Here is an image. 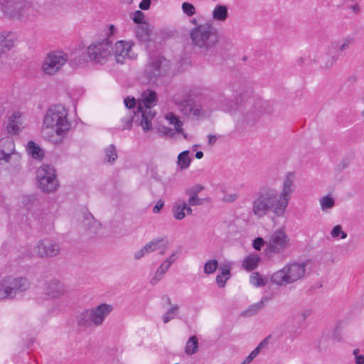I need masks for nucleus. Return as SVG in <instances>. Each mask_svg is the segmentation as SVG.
<instances>
[{"label":"nucleus","instance_id":"obj_16","mask_svg":"<svg viewBox=\"0 0 364 364\" xmlns=\"http://www.w3.org/2000/svg\"><path fill=\"white\" fill-rule=\"evenodd\" d=\"M295 175L293 172H288L286 175L285 179L283 183L282 191L279 193V196L281 198L284 200V202L288 205L291 198V194L294 191V181Z\"/></svg>","mask_w":364,"mask_h":364},{"label":"nucleus","instance_id":"obj_3","mask_svg":"<svg viewBox=\"0 0 364 364\" xmlns=\"http://www.w3.org/2000/svg\"><path fill=\"white\" fill-rule=\"evenodd\" d=\"M190 38L192 44L200 53L206 54L218 43V30L211 23L200 24L191 29Z\"/></svg>","mask_w":364,"mask_h":364},{"label":"nucleus","instance_id":"obj_35","mask_svg":"<svg viewBox=\"0 0 364 364\" xmlns=\"http://www.w3.org/2000/svg\"><path fill=\"white\" fill-rule=\"evenodd\" d=\"M179 306L178 304H174L170 308L163 316L162 320L164 323H167L171 320L173 319L178 314Z\"/></svg>","mask_w":364,"mask_h":364},{"label":"nucleus","instance_id":"obj_54","mask_svg":"<svg viewBox=\"0 0 364 364\" xmlns=\"http://www.w3.org/2000/svg\"><path fill=\"white\" fill-rule=\"evenodd\" d=\"M150 6L151 0H142L139 5V8L141 10H147L150 8Z\"/></svg>","mask_w":364,"mask_h":364},{"label":"nucleus","instance_id":"obj_6","mask_svg":"<svg viewBox=\"0 0 364 364\" xmlns=\"http://www.w3.org/2000/svg\"><path fill=\"white\" fill-rule=\"evenodd\" d=\"M30 287L31 282L26 277H6L0 282V300L11 299L17 293L23 292Z\"/></svg>","mask_w":364,"mask_h":364},{"label":"nucleus","instance_id":"obj_45","mask_svg":"<svg viewBox=\"0 0 364 364\" xmlns=\"http://www.w3.org/2000/svg\"><path fill=\"white\" fill-rule=\"evenodd\" d=\"M132 19L134 21V23L139 24V25H142L144 23H145L146 21H144V14L142 11L138 10V11H136L134 14H133V17H132Z\"/></svg>","mask_w":364,"mask_h":364},{"label":"nucleus","instance_id":"obj_34","mask_svg":"<svg viewBox=\"0 0 364 364\" xmlns=\"http://www.w3.org/2000/svg\"><path fill=\"white\" fill-rule=\"evenodd\" d=\"M105 161L111 164H114L118 157L115 146L114 144L109 145L105 149Z\"/></svg>","mask_w":364,"mask_h":364},{"label":"nucleus","instance_id":"obj_46","mask_svg":"<svg viewBox=\"0 0 364 364\" xmlns=\"http://www.w3.org/2000/svg\"><path fill=\"white\" fill-rule=\"evenodd\" d=\"M191 115L196 117H199L203 114V109L200 105H196L193 104L192 109H191Z\"/></svg>","mask_w":364,"mask_h":364},{"label":"nucleus","instance_id":"obj_52","mask_svg":"<svg viewBox=\"0 0 364 364\" xmlns=\"http://www.w3.org/2000/svg\"><path fill=\"white\" fill-rule=\"evenodd\" d=\"M164 201L161 199L157 201L156 204L153 208V212L154 213H159L160 210H161V208L164 207Z\"/></svg>","mask_w":364,"mask_h":364},{"label":"nucleus","instance_id":"obj_32","mask_svg":"<svg viewBox=\"0 0 364 364\" xmlns=\"http://www.w3.org/2000/svg\"><path fill=\"white\" fill-rule=\"evenodd\" d=\"M189 151H183L181 152L177 158V164L181 169H186L189 167L191 159L189 157Z\"/></svg>","mask_w":364,"mask_h":364},{"label":"nucleus","instance_id":"obj_58","mask_svg":"<svg viewBox=\"0 0 364 364\" xmlns=\"http://www.w3.org/2000/svg\"><path fill=\"white\" fill-rule=\"evenodd\" d=\"M208 143L209 145H213L216 141V136L215 135L209 134L208 136Z\"/></svg>","mask_w":364,"mask_h":364},{"label":"nucleus","instance_id":"obj_28","mask_svg":"<svg viewBox=\"0 0 364 364\" xmlns=\"http://www.w3.org/2000/svg\"><path fill=\"white\" fill-rule=\"evenodd\" d=\"M14 44V37L11 34L4 36L0 34V55L9 50Z\"/></svg>","mask_w":364,"mask_h":364},{"label":"nucleus","instance_id":"obj_26","mask_svg":"<svg viewBox=\"0 0 364 364\" xmlns=\"http://www.w3.org/2000/svg\"><path fill=\"white\" fill-rule=\"evenodd\" d=\"M333 53V50L328 48L327 55L321 64L322 69L329 70L338 59V53Z\"/></svg>","mask_w":364,"mask_h":364},{"label":"nucleus","instance_id":"obj_23","mask_svg":"<svg viewBox=\"0 0 364 364\" xmlns=\"http://www.w3.org/2000/svg\"><path fill=\"white\" fill-rule=\"evenodd\" d=\"M220 274L216 277L215 281L220 288H223L225 287L227 280L230 277V267L225 265L220 268Z\"/></svg>","mask_w":364,"mask_h":364},{"label":"nucleus","instance_id":"obj_24","mask_svg":"<svg viewBox=\"0 0 364 364\" xmlns=\"http://www.w3.org/2000/svg\"><path fill=\"white\" fill-rule=\"evenodd\" d=\"M259 261L260 257L257 254H252L244 259L242 265L245 269L251 271L257 268Z\"/></svg>","mask_w":364,"mask_h":364},{"label":"nucleus","instance_id":"obj_37","mask_svg":"<svg viewBox=\"0 0 364 364\" xmlns=\"http://www.w3.org/2000/svg\"><path fill=\"white\" fill-rule=\"evenodd\" d=\"M250 279V283L255 287H264L267 284V279L262 278L259 272H254Z\"/></svg>","mask_w":364,"mask_h":364},{"label":"nucleus","instance_id":"obj_43","mask_svg":"<svg viewBox=\"0 0 364 364\" xmlns=\"http://www.w3.org/2000/svg\"><path fill=\"white\" fill-rule=\"evenodd\" d=\"M331 235L333 237H341V239H345L347 237V234L342 230L341 226L338 225L333 228Z\"/></svg>","mask_w":364,"mask_h":364},{"label":"nucleus","instance_id":"obj_22","mask_svg":"<svg viewBox=\"0 0 364 364\" xmlns=\"http://www.w3.org/2000/svg\"><path fill=\"white\" fill-rule=\"evenodd\" d=\"M1 144H4V146L7 147V151H5L4 149L0 150V161L4 160L6 162H9L11 159V155L15 151L14 141L11 139H7L1 141Z\"/></svg>","mask_w":364,"mask_h":364},{"label":"nucleus","instance_id":"obj_41","mask_svg":"<svg viewBox=\"0 0 364 364\" xmlns=\"http://www.w3.org/2000/svg\"><path fill=\"white\" fill-rule=\"evenodd\" d=\"M193 101L191 100H184L181 103V112L186 116L191 115Z\"/></svg>","mask_w":364,"mask_h":364},{"label":"nucleus","instance_id":"obj_56","mask_svg":"<svg viewBox=\"0 0 364 364\" xmlns=\"http://www.w3.org/2000/svg\"><path fill=\"white\" fill-rule=\"evenodd\" d=\"M259 353L258 350L255 348L246 358V363H251Z\"/></svg>","mask_w":364,"mask_h":364},{"label":"nucleus","instance_id":"obj_47","mask_svg":"<svg viewBox=\"0 0 364 364\" xmlns=\"http://www.w3.org/2000/svg\"><path fill=\"white\" fill-rule=\"evenodd\" d=\"M265 242L263 238L259 237L253 240L252 246L256 250H260Z\"/></svg>","mask_w":364,"mask_h":364},{"label":"nucleus","instance_id":"obj_9","mask_svg":"<svg viewBox=\"0 0 364 364\" xmlns=\"http://www.w3.org/2000/svg\"><path fill=\"white\" fill-rule=\"evenodd\" d=\"M289 238L282 229L275 231L269 237L265 249L268 257H272V254L282 253L289 247Z\"/></svg>","mask_w":364,"mask_h":364},{"label":"nucleus","instance_id":"obj_40","mask_svg":"<svg viewBox=\"0 0 364 364\" xmlns=\"http://www.w3.org/2000/svg\"><path fill=\"white\" fill-rule=\"evenodd\" d=\"M164 241V238H156L152 240L151 242L147 243L145 247L147 248L146 250L149 252H154L161 248L160 244Z\"/></svg>","mask_w":364,"mask_h":364},{"label":"nucleus","instance_id":"obj_57","mask_svg":"<svg viewBox=\"0 0 364 364\" xmlns=\"http://www.w3.org/2000/svg\"><path fill=\"white\" fill-rule=\"evenodd\" d=\"M230 104L231 105L229 107H223V110H225V112H232V111L237 109V104L236 103L230 102Z\"/></svg>","mask_w":364,"mask_h":364},{"label":"nucleus","instance_id":"obj_55","mask_svg":"<svg viewBox=\"0 0 364 364\" xmlns=\"http://www.w3.org/2000/svg\"><path fill=\"white\" fill-rule=\"evenodd\" d=\"M170 267V262H166L165 261L160 265L158 270L161 271V273L165 274Z\"/></svg>","mask_w":364,"mask_h":364},{"label":"nucleus","instance_id":"obj_50","mask_svg":"<svg viewBox=\"0 0 364 364\" xmlns=\"http://www.w3.org/2000/svg\"><path fill=\"white\" fill-rule=\"evenodd\" d=\"M270 337H271V336H268L267 337H266L255 348V349L257 350L259 353H260L261 350L263 349L267 345L269 339L270 338Z\"/></svg>","mask_w":364,"mask_h":364},{"label":"nucleus","instance_id":"obj_7","mask_svg":"<svg viewBox=\"0 0 364 364\" xmlns=\"http://www.w3.org/2000/svg\"><path fill=\"white\" fill-rule=\"evenodd\" d=\"M36 177L39 183V187L44 192H54L59 186L56 171L54 166L50 164H42L37 170Z\"/></svg>","mask_w":364,"mask_h":364},{"label":"nucleus","instance_id":"obj_17","mask_svg":"<svg viewBox=\"0 0 364 364\" xmlns=\"http://www.w3.org/2000/svg\"><path fill=\"white\" fill-rule=\"evenodd\" d=\"M64 284L58 280L53 279L47 283L45 293L51 298H57L63 295L66 292Z\"/></svg>","mask_w":364,"mask_h":364},{"label":"nucleus","instance_id":"obj_4","mask_svg":"<svg viewBox=\"0 0 364 364\" xmlns=\"http://www.w3.org/2000/svg\"><path fill=\"white\" fill-rule=\"evenodd\" d=\"M68 110L62 105L51 106L43 118V126L45 128L55 127V133L60 138L55 139V144L63 141V136L70 129V123L68 118Z\"/></svg>","mask_w":364,"mask_h":364},{"label":"nucleus","instance_id":"obj_62","mask_svg":"<svg viewBox=\"0 0 364 364\" xmlns=\"http://www.w3.org/2000/svg\"><path fill=\"white\" fill-rule=\"evenodd\" d=\"M236 198H237V195L232 194V195L229 196L228 198L225 199V200L229 201V202H233V201H235L236 200Z\"/></svg>","mask_w":364,"mask_h":364},{"label":"nucleus","instance_id":"obj_60","mask_svg":"<svg viewBox=\"0 0 364 364\" xmlns=\"http://www.w3.org/2000/svg\"><path fill=\"white\" fill-rule=\"evenodd\" d=\"M160 245H161V248L160 254L161 255H164L166 252V250L168 248V245H167L166 243L164 242V241L163 242H161L160 244Z\"/></svg>","mask_w":364,"mask_h":364},{"label":"nucleus","instance_id":"obj_31","mask_svg":"<svg viewBox=\"0 0 364 364\" xmlns=\"http://www.w3.org/2000/svg\"><path fill=\"white\" fill-rule=\"evenodd\" d=\"M213 18L219 21H224L228 16V8L224 5H217L213 11Z\"/></svg>","mask_w":364,"mask_h":364},{"label":"nucleus","instance_id":"obj_10","mask_svg":"<svg viewBox=\"0 0 364 364\" xmlns=\"http://www.w3.org/2000/svg\"><path fill=\"white\" fill-rule=\"evenodd\" d=\"M66 61V55L63 52H52L45 58L42 65V69L46 74L54 75L60 70Z\"/></svg>","mask_w":364,"mask_h":364},{"label":"nucleus","instance_id":"obj_11","mask_svg":"<svg viewBox=\"0 0 364 364\" xmlns=\"http://www.w3.org/2000/svg\"><path fill=\"white\" fill-rule=\"evenodd\" d=\"M26 0H3L1 9L9 18H20L28 9Z\"/></svg>","mask_w":364,"mask_h":364},{"label":"nucleus","instance_id":"obj_1","mask_svg":"<svg viewBox=\"0 0 364 364\" xmlns=\"http://www.w3.org/2000/svg\"><path fill=\"white\" fill-rule=\"evenodd\" d=\"M252 213L258 218H263L272 212L275 217H283L287 205L279 196L278 191L270 186H263L255 193L252 203Z\"/></svg>","mask_w":364,"mask_h":364},{"label":"nucleus","instance_id":"obj_20","mask_svg":"<svg viewBox=\"0 0 364 364\" xmlns=\"http://www.w3.org/2000/svg\"><path fill=\"white\" fill-rule=\"evenodd\" d=\"M88 316L85 309L76 315L75 321L79 331H84L92 327Z\"/></svg>","mask_w":364,"mask_h":364},{"label":"nucleus","instance_id":"obj_5","mask_svg":"<svg viewBox=\"0 0 364 364\" xmlns=\"http://www.w3.org/2000/svg\"><path fill=\"white\" fill-rule=\"evenodd\" d=\"M304 274L305 264L294 262L274 272L271 277V281L277 285L285 286L299 280Z\"/></svg>","mask_w":364,"mask_h":364},{"label":"nucleus","instance_id":"obj_33","mask_svg":"<svg viewBox=\"0 0 364 364\" xmlns=\"http://www.w3.org/2000/svg\"><path fill=\"white\" fill-rule=\"evenodd\" d=\"M198 349V339L197 336H192L189 338L188 340L186 348H185V352L187 355H193L195 354Z\"/></svg>","mask_w":364,"mask_h":364},{"label":"nucleus","instance_id":"obj_29","mask_svg":"<svg viewBox=\"0 0 364 364\" xmlns=\"http://www.w3.org/2000/svg\"><path fill=\"white\" fill-rule=\"evenodd\" d=\"M186 202L184 200H177L172 209L173 217L175 219L181 220L186 216L185 213Z\"/></svg>","mask_w":364,"mask_h":364},{"label":"nucleus","instance_id":"obj_48","mask_svg":"<svg viewBox=\"0 0 364 364\" xmlns=\"http://www.w3.org/2000/svg\"><path fill=\"white\" fill-rule=\"evenodd\" d=\"M124 105L128 109L134 108L136 105V100H135L134 97H127L124 99Z\"/></svg>","mask_w":364,"mask_h":364},{"label":"nucleus","instance_id":"obj_51","mask_svg":"<svg viewBox=\"0 0 364 364\" xmlns=\"http://www.w3.org/2000/svg\"><path fill=\"white\" fill-rule=\"evenodd\" d=\"M146 247H145V245L139 251H137L135 255H134V258L136 259H141V257H143L146 253H148L147 250H146Z\"/></svg>","mask_w":364,"mask_h":364},{"label":"nucleus","instance_id":"obj_27","mask_svg":"<svg viewBox=\"0 0 364 364\" xmlns=\"http://www.w3.org/2000/svg\"><path fill=\"white\" fill-rule=\"evenodd\" d=\"M27 151L35 159H43L44 156L43 151L33 141H29L27 144Z\"/></svg>","mask_w":364,"mask_h":364},{"label":"nucleus","instance_id":"obj_44","mask_svg":"<svg viewBox=\"0 0 364 364\" xmlns=\"http://www.w3.org/2000/svg\"><path fill=\"white\" fill-rule=\"evenodd\" d=\"M182 10L188 16H191L196 14V9H195L194 6L192 4L188 3V2L183 3Z\"/></svg>","mask_w":364,"mask_h":364},{"label":"nucleus","instance_id":"obj_8","mask_svg":"<svg viewBox=\"0 0 364 364\" xmlns=\"http://www.w3.org/2000/svg\"><path fill=\"white\" fill-rule=\"evenodd\" d=\"M112 43L108 40L92 43L87 49V53L91 61L96 63H105L109 57L112 56Z\"/></svg>","mask_w":364,"mask_h":364},{"label":"nucleus","instance_id":"obj_39","mask_svg":"<svg viewBox=\"0 0 364 364\" xmlns=\"http://www.w3.org/2000/svg\"><path fill=\"white\" fill-rule=\"evenodd\" d=\"M168 119L170 121V123L175 126L176 131L178 133L182 134L183 136L186 138V134H183V129L181 128V126L183 124L182 122H181L178 119V118L173 114H170Z\"/></svg>","mask_w":364,"mask_h":364},{"label":"nucleus","instance_id":"obj_38","mask_svg":"<svg viewBox=\"0 0 364 364\" xmlns=\"http://www.w3.org/2000/svg\"><path fill=\"white\" fill-rule=\"evenodd\" d=\"M218 267V262L213 259L207 261L204 265V272L206 274H210L215 272Z\"/></svg>","mask_w":364,"mask_h":364},{"label":"nucleus","instance_id":"obj_53","mask_svg":"<svg viewBox=\"0 0 364 364\" xmlns=\"http://www.w3.org/2000/svg\"><path fill=\"white\" fill-rule=\"evenodd\" d=\"M205 187L203 185L197 184L191 188H187L188 190L192 191L194 193L198 194L203 190H204Z\"/></svg>","mask_w":364,"mask_h":364},{"label":"nucleus","instance_id":"obj_61","mask_svg":"<svg viewBox=\"0 0 364 364\" xmlns=\"http://www.w3.org/2000/svg\"><path fill=\"white\" fill-rule=\"evenodd\" d=\"M176 253H172V255H171V257H169L168 258H167L165 262H170V266L176 261V258L174 257V256L176 255Z\"/></svg>","mask_w":364,"mask_h":364},{"label":"nucleus","instance_id":"obj_15","mask_svg":"<svg viewBox=\"0 0 364 364\" xmlns=\"http://www.w3.org/2000/svg\"><path fill=\"white\" fill-rule=\"evenodd\" d=\"M132 45L124 41H117L112 47V55H114L117 63H122L126 57H130Z\"/></svg>","mask_w":364,"mask_h":364},{"label":"nucleus","instance_id":"obj_25","mask_svg":"<svg viewBox=\"0 0 364 364\" xmlns=\"http://www.w3.org/2000/svg\"><path fill=\"white\" fill-rule=\"evenodd\" d=\"M21 117L18 112H14L9 119V123L7 125V130L9 134H17L20 131L19 122L17 119Z\"/></svg>","mask_w":364,"mask_h":364},{"label":"nucleus","instance_id":"obj_59","mask_svg":"<svg viewBox=\"0 0 364 364\" xmlns=\"http://www.w3.org/2000/svg\"><path fill=\"white\" fill-rule=\"evenodd\" d=\"M355 361L356 364H364V355H360L359 356H356Z\"/></svg>","mask_w":364,"mask_h":364},{"label":"nucleus","instance_id":"obj_21","mask_svg":"<svg viewBox=\"0 0 364 364\" xmlns=\"http://www.w3.org/2000/svg\"><path fill=\"white\" fill-rule=\"evenodd\" d=\"M83 226L91 233H96L100 228V223L96 220L91 213L85 215L82 221Z\"/></svg>","mask_w":364,"mask_h":364},{"label":"nucleus","instance_id":"obj_14","mask_svg":"<svg viewBox=\"0 0 364 364\" xmlns=\"http://www.w3.org/2000/svg\"><path fill=\"white\" fill-rule=\"evenodd\" d=\"M36 252L40 257H55L60 252V246L49 239H44L38 242Z\"/></svg>","mask_w":364,"mask_h":364},{"label":"nucleus","instance_id":"obj_63","mask_svg":"<svg viewBox=\"0 0 364 364\" xmlns=\"http://www.w3.org/2000/svg\"><path fill=\"white\" fill-rule=\"evenodd\" d=\"M185 210L186 211V214L188 215H192L193 213V210L192 208H191V206H188L187 203H186V208H185Z\"/></svg>","mask_w":364,"mask_h":364},{"label":"nucleus","instance_id":"obj_19","mask_svg":"<svg viewBox=\"0 0 364 364\" xmlns=\"http://www.w3.org/2000/svg\"><path fill=\"white\" fill-rule=\"evenodd\" d=\"M269 298L267 296L262 297L260 301L250 305L247 309L243 311L240 314L241 316L250 317L257 314L259 311L264 307L265 304L269 301Z\"/></svg>","mask_w":364,"mask_h":364},{"label":"nucleus","instance_id":"obj_64","mask_svg":"<svg viewBox=\"0 0 364 364\" xmlns=\"http://www.w3.org/2000/svg\"><path fill=\"white\" fill-rule=\"evenodd\" d=\"M196 158L198 159H200L203 157V152L201 151H198L196 153V155H195Z\"/></svg>","mask_w":364,"mask_h":364},{"label":"nucleus","instance_id":"obj_49","mask_svg":"<svg viewBox=\"0 0 364 364\" xmlns=\"http://www.w3.org/2000/svg\"><path fill=\"white\" fill-rule=\"evenodd\" d=\"M164 273H161V271L156 270L154 277L151 279V283L152 285H155L163 277Z\"/></svg>","mask_w":364,"mask_h":364},{"label":"nucleus","instance_id":"obj_30","mask_svg":"<svg viewBox=\"0 0 364 364\" xmlns=\"http://www.w3.org/2000/svg\"><path fill=\"white\" fill-rule=\"evenodd\" d=\"M353 38L348 36L344 38L341 44H339L338 43H336L335 46L333 45L330 48L332 50L337 49L336 53H338L339 57L340 55H343V53L350 47V45L353 44Z\"/></svg>","mask_w":364,"mask_h":364},{"label":"nucleus","instance_id":"obj_42","mask_svg":"<svg viewBox=\"0 0 364 364\" xmlns=\"http://www.w3.org/2000/svg\"><path fill=\"white\" fill-rule=\"evenodd\" d=\"M320 203L322 210H325L333 208L335 205V200L332 197L326 196L320 199Z\"/></svg>","mask_w":364,"mask_h":364},{"label":"nucleus","instance_id":"obj_12","mask_svg":"<svg viewBox=\"0 0 364 364\" xmlns=\"http://www.w3.org/2000/svg\"><path fill=\"white\" fill-rule=\"evenodd\" d=\"M168 63L167 60L162 56L153 55L149 58L148 64L144 69V74L150 81L161 75V70Z\"/></svg>","mask_w":364,"mask_h":364},{"label":"nucleus","instance_id":"obj_13","mask_svg":"<svg viewBox=\"0 0 364 364\" xmlns=\"http://www.w3.org/2000/svg\"><path fill=\"white\" fill-rule=\"evenodd\" d=\"M85 310L89 315L92 327L99 326L103 323L105 317L112 311V306L110 304H101L96 307Z\"/></svg>","mask_w":364,"mask_h":364},{"label":"nucleus","instance_id":"obj_2","mask_svg":"<svg viewBox=\"0 0 364 364\" xmlns=\"http://www.w3.org/2000/svg\"><path fill=\"white\" fill-rule=\"evenodd\" d=\"M158 101L157 94L152 90H145L141 95L139 100L136 111L134 112V116L127 122L126 128L129 129L132 123L141 126L143 130L146 132L152 129L151 121L156 115V112L151 109Z\"/></svg>","mask_w":364,"mask_h":364},{"label":"nucleus","instance_id":"obj_18","mask_svg":"<svg viewBox=\"0 0 364 364\" xmlns=\"http://www.w3.org/2000/svg\"><path fill=\"white\" fill-rule=\"evenodd\" d=\"M136 38L141 42L146 43L151 41V30L147 22L137 25L134 30Z\"/></svg>","mask_w":364,"mask_h":364},{"label":"nucleus","instance_id":"obj_36","mask_svg":"<svg viewBox=\"0 0 364 364\" xmlns=\"http://www.w3.org/2000/svg\"><path fill=\"white\" fill-rule=\"evenodd\" d=\"M185 193L189 196L188 203L190 206L200 205L203 204V199L198 198V194L186 189Z\"/></svg>","mask_w":364,"mask_h":364}]
</instances>
